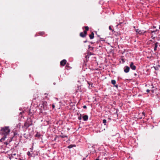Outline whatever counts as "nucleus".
Wrapping results in <instances>:
<instances>
[{"mask_svg":"<svg viewBox=\"0 0 160 160\" xmlns=\"http://www.w3.org/2000/svg\"><path fill=\"white\" fill-rule=\"evenodd\" d=\"M9 127H5L1 128L0 130V134L4 135V137L0 139V142H2L5 140V138H6V136L9 134Z\"/></svg>","mask_w":160,"mask_h":160,"instance_id":"1","label":"nucleus"},{"mask_svg":"<svg viewBox=\"0 0 160 160\" xmlns=\"http://www.w3.org/2000/svg\"><path fill=\"white\" fill-rule=\"evenodd\" d=\"M32 122L31 118H28L26 122L24 123V126L27 128L32 125Z\"/></svg>","mask_w":160,"mask_h":160,"instance_id":"2","label":"nucleus"},{"mask_svg":"<svg viewBox=\"0 0 160 160\" xmlns=\"http://www.w3.org/2000/svg\"><path fill=\"white\" fill-rule=\"evenodd\" d=\"M84 27L85 28V30L83 32H81L80 34V36L82 38H84L86 37L87 31L89 29V28L88 26H85Z\"/></svg>","mask_w":160,"mask_h":160,"instance_id":"3","label":"nucleus"},{"mask_svg":"<svg viewBox=\"0 0 160 160\" xmlns=\"http://www.w3.org/2000/svg\"><path fill=\"white\" fill-rule=\"evenodd\" d=\"M18 157V155L16 154V153L15 152H13L11 154V159H12L13 160L14 159L16 160H19V159H18L17 158ZM20 160H22V159H20Z\"/></svg>","mask_w":160,"mask_h":160,"instance_id":"4","label":"nucleus"},{"mask_svg":"<svg viewBox=\"0 0 160 160\" xmlns=\"http://www.w3.org/2000/svg\"><path fill=\"white\" fill-rule=\"evenodd\" d=\"M19 131V130H13V133L14 136L12 138H11V141L12 140V138H14L16 137L18 135V132Z\"/></svg>","mask_w":160,"mask_h":160,"instance_id":"5","label":"nucleus"},{"mask_svg":"<svg viewBox=\"0 0 160 160\" xmlns=\"http://www.w3.org/2000/svg\"><path fill=\"white\" fill-rule=\"evenodd\" d=\"M136 32L137 33L139 34L140 35L144 34L146 32V31L144 30H141L139 29H137L136 30Z\"/></svg>","mask_w":160,"mask_h":160,"instance_id":"6","label":"nucleus"},{"mask_svg":"<svg viewBox=\"0 0 160 160\" xmlns=\"http://www.w3.org/2000/svg\"><path fill=\"white\" fill-rule=\"evenodd\" d=\"M130 67L131 69L133 70H135L136 69V67L134 65L133 62H132L130 63Z\"/></svg>","mask_w":160,"mask_h":160,"instance_id":"7","label":"nucleus"},{"mask_svg":"<svg viewBox=\"0 0 160 160\" xmlns=\"http://www.w3.org/2000/svg\"><path fill=\"white\" fill-rule=\"evenodd\" d=\"M82 91L81 86H80L78 85L77 86V89L76 90L75 93L77 94V92H82Z\"/></svg>","mask_w":160,"mask_h":160,"instance_id":"8","label":"nucleus"},{"mask_svg":"<svg viewBox=\"0 0 160 160\" xmlns=\"http://www.w3.org/2000/svg\"><path fill=\"white\" fill-rule=\"evenodd\" d=\"M124 71L125 73L128 72L130 70V68L128 66H125L124 68Z\"/></svg>","mask_w":160,"mask_h":160,"instance_id":"9","label":"nucleus"},{"mask_svg":"<svg viewBox=\"0 0 160 160\" xmlns=\"http://www.w3.org/2000/svg\"><path fill=\"white\" fill-rule=\"evenodd\" d=\"M67 62V61L65 59H63L60 62V65L62 66H64Z\"/></svg>","mask_w":160,"mask_h":160,"instance_id":"10","label":"nucleus"},{"mask_svg":"<svg viewBox=\"0 0 160 160\" xmlns=\"http://www.w3.org/2000/svg\"><path fill=\"white\" fill-rule=\"evenodd\" d=\"M82 118L83 121H87L88 118V116L87 115H84L82 117Z\"/></svg>","mask_w":160,"mask_h":160,"instance_id":"11","label":"nucleus"},{"mask_svg":"<svg viewBox=\"0 0 160 160\" xmlns=\"http://www.w3.org/2000/svg\"><path fill=\"white\" fill-rule=\"evenodd\" d=\"M89 37L90 39H92L94 38V34L93 32H92L91 34L89 35Z\"/></svg>","mask_w":160,"mask_h":160,"instance_id":"12","label":"nucleus"},{"mask_svg":"<svg viewBox=\"0 0 160 160\" xmlns=\"http://www.w3.org/2000/svg\"><path fill=\"white\" fill-rule=\"evenodd\" d=\"M77 115L78 116V119L79 120H81L82 119V116L81 114L79 113H77Z\"/></svg>","mask_w":160,"mask_h":160,"instance_id":"13","label":"nucleus"},{"mask_svg":"<svg viewBox=\"0 0 160 160\" xmlns=\"http://www.w3.org/2000/svg\"><path fill=\"white\" fill-rule=\"evenodd\" d=\"M41 136L40 133L38 132H37L35 135V137L39 138Z\"/></svg>","mask_w":160,"mask_h":160,"instance_id":"14","label":"nucleus"},{"mask_svg":"<svg viewBox=\"0 0 160 160\" xmlns=\"http://www.w3.org/2000/svg\"><path fill=\"white\" fill-rule=\"evenodd\" d=\"M158 46V42H156L155 44V47L154 48V51H155L157 49V48Z\"/></svg>","mask_w":160,"mask_h":160,"instance_id":"15","label":"nucleus"},{"mask_svg":"<svg viewBox=\"0 0 160 160\" xmlns=\"http://www.w3.org/2000/svg\"><path fill=\"white\" fill-rule=\"evenodd\" d=\"M75 146H76V145H75L71 144L68 147V148H73V147H75Z\"/></svg>","mask_w":160,"mask_h":160,"instance_id":"16","label":"nucleus"},{"mask_svg":"<svg viewBox=\"0 0 160 160\" xmlns=\"http://www.w3.org/2000/svg\"><path fill=\"white\" fill-rule=\"evenodd\" d=\"M116 81L114 80H112L111 81V83L112 84H113V85H115V83H116Z\"/></svg>","mask_w":160,"mask_h":160,"instance_id":"17","label":"nucleus"},{"mask_svg":"<svg viewBox=\"0 0 160 160\" xmlns=\"http://www.w3.org/2000/svg\"><path fill=\"white\" fill-rule=\"evenodd\" d=\"M160 67V65H158V66H156L155 67H154V68L156 70H158L159 69L158 67Z\"/></svg>","mask_w":160,"mask_h":160,"instance_id":"18","label":"nucleus"},{"mask_svg":"<svg viewBox=\"0 0 160 160\" xmlns=\"http://www.w3.org/2000/svg\"><path fill=\"white\" fill-rule=\"evenodd\" d=\"M59 137H61L62 138H68V136L65 135H60Z\"/></svg>","mask_w":160,"mask_h":160,"instance_id":"19","label":"nucleus"},{"mask_svg":"<svg viewBox=\"0 0 160 160\" xmlns=\"http://www.w3.org/2000/svg\"><path fill=\"white\" fill-rule=\"evenodd\" d=\"M102 122L104 124V125H106L107 122V120L106 119H103L102 121Z\"/></svg>","mask_w":160,"mask_h":160,"instance_id":"20","label":"nucleus"},{"mask_svg":"<svg viewBox=\"0 0 160 160\" xmlns=\"http://www.w3.org/2000/svg\"><path fill=\"white\" fill-rule=\"evenodd\" d=\"M39 33L40 35H43L44 34V32H40Z\"/></svg>","mask_w":160,"mask_h":160,"instance_id":"21","label":"nucleus"},{"mask_svg":"<svg viewBox=\"0 0 160 160\" xmlns=\"http://www.w3.org/2000/svg\"><path fill=\"white\" fill-rule=\"evenodd\" d=\"M27 155H28V156H30L31 155V153L29 151H28L27 152Z\"/></svg>","mask_w":160,"mask_h":160,"instance_id":"22","label":"nucleus"},{"mask_svg":"<svg viewBox=\"0 0 160 160\" xmlns=\"http://www.w3.org/2000/svg\"><path fill=\"white\" fill-rule=\"evenodd\" d=\"M157 30L156 31H151L152 33H153V32H157Z\"/></svg>","mask_w":160,"mask_h":160,"instance_id":"23","label":"nucleus"},{"mask_svg":"<svg viewBox=\"0 0 160 160\" xmlns=\"http://www.w3.org/2000/svg\"><path fill=\"white\" fill-rule=\"evenodd\" d=\"M90 50H93V48L92 47H91V48H90L89 49Z\"/></svg>","mask_w":160,"mask_h":160,"instance_id":"24","label":"nucleus"},{"mask_svg":"<svg viewBox=\"0 0 160 160\" xmlns=\"http://www.w3.org/2000/svg\"><path fill=\"white\" fill-rule=\"evenodd\" d=\"M55 107V105L54 104H52V108L53 109V108H54Z\"/></svg>","mask_w":160,"mask_h":160,"instance_id":"25","label":"nucleus"},{"mask_svg":"<svg viewBox=\"0 0 160 160\" xmlns=\"http://www.w3.org/2000/svg\"><path fill=\"white\" fill-rule=\"evenodd\" d=\"M142 116H143V117H144L145 116V113L144 112H143L142 113Z\"/></svg>","mask_w":160,"mask_h":160,"instance_id":"26","label":"nucleus"},{"mask_svg":"<svg viewBox=\"0 0 160 160\" xmlns=\"http://www.w3.org/2000/svg\"><path fill=\"white\" fill-rule=\"evenodd\" d=\"M109 28L110 30H112V28L111 26L109 27Z\"/></svg>","mask_w":160,"mask_h":160,"instance_id":"27","label":"nucleus"},{"mask_svg":"<svg viewBox=\"0 0 160 160\" xmlns=\"http://www.w3.org/2000/svg\"><path fill=\"white\" fill-rule=\"evenodd\" d=\"M83 108L84 109H86L87 108V107L86 105H84L83 106Z\"/></svg>","mask_w":160,"mask_h":160,"instance_id":"28","label":"nucleus"},{"mask_svg":"<svg viewBox=\"0 0 160 160\" xmlns=\"http://www.w3.org/2000/svg\"><path fill=\"white\" fill-rule=\"evenodd\" d=\"M150 90L149 89H147L146 91V92H150Z\"/></svg>","mask_w":160,"mask_h":160,"instance_id":"29","label":"nucleus"},{"mask_svg":"<svg viewBox=\"0 0 160 160\" xmlns=\"http://www.w3.org/2000/svg\"><path fill=\"white\" fill-rule=\"evenodd\" d=\"M23 113H24V112H20V115H22Z\"/></svg>","mask_w":160,"mask_h":160,"instance_id":"30","label":"nucleus"},{"mask_svg":"<svg viewBox=\"0 0 160 160\" xmlns=\"http://www.w3.org/2000/svg\"><path fill=\"white\" fill-rule=\"evenodd\" d=\"M116 88H117L118 87V85H114Z\"/></svg>","mask_w":160,"mask_h":160,"instance_id":"31","label":"nucleus"},{"mask_svg":"<svg viewBox=\"0 0 160 160\" xmlns=\"http://www.w3.org/2000/svg\"><path fill=\"white\" fill-rule=\"evenodd\" d=\"M29 110V114L30 115L32 113V112H30V110Z\"/></svg>","mask_w":160,"mask_h":160,"instance_id":"32","label":"nucleus"},{"mask_svg":"<svg viewBox=\"0 0 160 160\" xmlns=\"http://www.w3.org/2000/svg\"><path fill=\"white\" fill-rule=\"evenodd\" d=\"M88 49H89V48H91V47L90 45L88 46Z\"/></svg>","mask_w":160,"mask_h":160,"instance_id":"33","label":"nucleus"},{"mask_svg":"<svg viewBox=\"0 0 160 160\" xmlns=\"http://www.w3.org/2000/svg\"><path fill=\"white\" fill-rule=\"evenodd\" d=\"M156 28V27L155 26H153V28Z\"/></svg>","mask_w":160,"mask_h":160,"instance_id":"34","label":"nucleus"},{"mask_svg":"<svg viewBox=\"0 0 160 160\" xmlns=\"http://www.w3.org/2000/svg\"><path fill=\"white\" fill-rule=\"evenodd\" d=\"M87 42V40H86V41H84V43H86Z\"/></svg>","mask_w":160,"mask_h":160,"instance_id":"35","label":"nucleus"},{"mask_svg":"<svg viewBox=\"0 0 160 160\" xmlns=\"http://www.w3.org/2000/svg\"><path fill=\"white\" fill-rule=\"evenodd\" d=\"M152 92H153V93L154 92V90H152Z\"/></svg>","mask_w":160,"mask_h":160,"instance_id":"36","label":"nucleus"},{"mask_svg":"<svg viewBox=\"0 0 160 160\" xmlns=\"http://www.w3.org/2000/svg\"><path fill=\"white\" fill-rule=\"evenodd\" d=\"M55 99H56L57 100H58V98H55Z\"/></svg>","mask_w":160,"mask_h":160,"instance_id":"37","label":"nucleus"},{"mask_svg":"<svg viewBox=\"0 0 160 160\" xmlns=\"http://www.w3.org/2000/svg\"><path fill=\"white\" fill-rule=\"evenodd\" d=\"M44 94L45 95H48V94H47L46 93H45Z\"/></svg>","mask_w":160,"mask_h":160,"instance_id":"38","label":"nucleus"},{"mask_svg":"<svg viewBox=\"0 0 160 160\" xmlns=\"http://www.w3.org/2000/svg\"><path fill=\"white\" fill-rule=\"evenodd\" d=\"M66 66L67 67H68V64H67Z\"/></svg>","mask_w":160,"mask_h":160,"instance_id":"39","label":"nucleus"},{"mask_svg":"<svg viewBox=\"0 0 160 160\" xmlns=\"http://www.w3.org/2000/svg\"><path fill=\"white\" fill-rule=\"evenodd\" d=\"M66 66L67 67H68V64H67Z\"/></svg>","mask_w":160,"mask_h":160,"instance_id":"40","label":"nucleus"},{"mask_svg":"<svg viewBox=\"0 0 160 160\" xmlns=\"http://www.w3.org/2000/svg\"><path fill=\"white\" fill-rule=\"evenodd\" d=\"M122 61H124V60H123V59H122ZM124 62V61H123V62Z\"/></svg>","mask_w":160,"mask_h":160,"instance_id":"41","label":"nucleus"},{"mask_svg":"<svg viewBox=\"0 0 160 160\" xmlns=\"http://www.w3.org/2000/svg\"><path fill=\"white\" fill-rule=\"evenodd\" d=\"M45 103H46V102H44L43 103V104H44ZM46 103H47V102H46Z\"/></svg>","mask_w":160,"mask_h":160,"instance_id":"42","label":"nucleus"},{"mask_svg":"<svg viewBox=\"0 0 160 160\" xmlns=\"http://www.w3.org/2000/svg\"><path fill=\"white\" fill-rule=\"evenodd\" d=\"M133 28H135V26H134V27H133Z\"/></svg>","mask_w":160,"mask_h":160,"instance_id":"43","label":"nucleus"},{"mask_svg":"<svg viewBox=\"0 0 160 160\" xmlns=\"http://www.w3.org/2000/svg\"><path fill=\"white\" fill-rule=\"evenodd\" d=\"M68 129V130H69V128H68V129Z\"/></svg>","mask_w":160,"mask_h":160,"instance_id":"44","label":"nucleus"},{"mask_svg":"<svg viewBox=\"0 0 160 160\" xmlns=\"http://www.w3.org/2000/svg\"><path fill=\"white\" fill-rule=\"evenodd\" d=\"M91 53L90 52V55H92Z\"/></svg>","mask_w":160,"mask_h":160,"instance_id":"45","label":"nucleus"},{"mask_svg":"<svg viewBox=\"0 0 160 160\" xmlns=\"http://www.w3.org/2000/svg\"><path fill=\"white\" fill-rule=\"evenodd\" d=\"M159 29H160V26H159Z\"/></svg>","mask_w":160,"mask_h":160,"instance_id":"46","label":"nucleus"},{"mask_svg":"<svg viewBox=\"0 0 160 160\" xmlns=\"http://www.w3.org/2000/svg\"><path fill=\"white\" fill-rule=\"evenodd\" d=\"M143 118V117H142L141 118Z\"/></svg>","mask_w":160,"mask_h":160,"instance_id":"47","label":"nucleus"},{"mask_svg":"<svg viewBox=\"0 0 160 160\" xmlns=\"http://www.w3.org/2000/svg\"><path fill=\"white\" fill-rule=\"evenodd\" d=\"M135 75H136V74H135Z\"/></svg>","mask_w":160,"mask_h":160,"instance_id":"48","label":"nucleus"}]
</instances>
